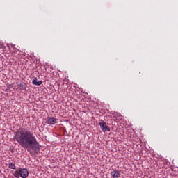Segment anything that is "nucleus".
Wrapping results in <instances>:
<instances>
[{
  "mask_svg": "<svg viewBox=\"0 0 178 178\" xmlns=\"http://www.w3.org/2000/svg\"><path fill=\"white\" fill-rule=\"evenodd\" d=\"M19 175L22 178H27L29 177V170L27 168H19Z\"/></svg>",
  "mask_w": 178,
  "mask_h": 178,
  "instance_id": "f03ea898",
  "label": "nucleus"
},
{
  "mask_svg": "<svg viewBox=\"0 0 178 178\" xmlns=\"http://www.w3.org/2000/svg\"><path fill=\"white\" fill-rule=\"evenodd\" d=\"M111 175L113 178H118L120 177V172L118 170H114L111 172Z\"/></svg>",
  "mask_w": 178,
  "mask_h": 178,
  "instance_id": "20e7f679",
  "label": "nucleus"
},
{
  "mask_svg": "<svg viewBox=\"0 0 178 178\" xmlns=\"http://www.w3.org/2000/svg\"><path fill=\"white\" fill-rule=\"evenodd\" d=\"M3 48H5L3 43H0V49H3Z\"/></svg>",
  "mask_w": 178,
  "mask_h": 178,
  "instance_id": "1a4fd4ad",
  "label": "nucleus"
},
{
  "mask_svg": "<svg viewBox=\"0 0 178 178\" xmlns=\"http://www.w3.org/2000/svg\"><path fill=\"white\" fill-rule=\"evenodd\" d=\"M99 126L104 133H106V131H111V127L106 125V122L102 121L99 122Z\"/></svg>",
  "mask_w": 178,
  "mask_h": 178,
  "instance_id": "7ed1b4c3",
  "label": "nucleus"
},
{
  "mask_svg": "<svg viewBox=\"0 0 178 178\" xmlns=\"http://www.w3.org/2000/svg\"><path fill=\"white\" fill-rule=\"evenodd\" d=\"M8 168H10V169H16V165L13 163H10L8 164Z\"/></svg>",
  "mask_w": 178,
  "mask_h": 178,
  "instance_id": "6e6552de",
  "label": "nucleus"
},
{
  "mask_svg": "<svg viewBox=\"0 0 178 178\" xmlns=\"http://www.w3.org/2000/svg\"><path fill=\"white\" fill-rule=\"evenodd\" d=\"M13 175L16 178H19L20 177V170H19V169L16 170L15 172L13 173Z\"/></svg>",
  "mask_w": 178,
  "mask_h": 178,
  "instance_id": "0eeeda50",
  "label": "nucleus"
},
{
  "mask_svg": "<svg viewBox=\"0 0 178 178\" xmlns=\"http://www.w3.org/2000/svg\"><path fill=\"white\" fill-rule=\"evenodd\" d=\"M14 134L15 141L22 148H26L29 152L37 151L40 148V143L31 131L26 128H21Z\"/></svg>",
  "mask_w": 178,
  "mask_h": 178,
  "instance_id": "f257e3e1",
  "label": "nucleus"
},
{
  "mask_svg": "<svg viewBox=\"0 0 178 178\" xmlns=\"http://www.w3.org/2000/svg\"><path fill=\"white\" fill-rule=\"evenodd\" d=\"M47 122L48 124H55L56 123V119L54 117H49L47 119Z\"/></svg>",
  "mask_w": 178,
  "mask_h": 178,
  "instance_id": "39448f33",
  "label": "nucleus"
},
{
  "mask_svg": "<svg viewBox=\"0 0 178 178\" xmlns=\"http://www.w3.org/2000/svg\"><path fill=\"white\" fill-rule=\"evenodd\" d=\"M38 80L37 77H35L32 81V84L34 86H41V84H42V81H38Z\"/></svg>",
  "mask_w": 178,
  "mask_h": 178,
  "instance_id": "423d86ee",
  "label": "nucleus"
}]
</instances>
